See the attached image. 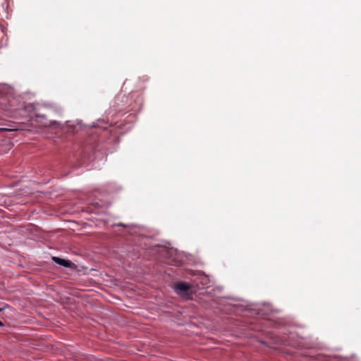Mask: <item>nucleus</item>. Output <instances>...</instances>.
Returning <instances> with one entry per match:
<instances>
[{
	"mask_svg": "<svg viewBox=\"0 0 361 361\" xmlns=\"http://www.w3.org/2000/svg\"><path fill=\"white\" fill-rule=\"evenodd\" d=\"M4 324L0 321V326H3Z\"/></svg>",
	"mask_w": 361,
	"mask_h": 361,
	"instance_id": "obj_4",
	"label": "nucleus"
},
{
	"mask_svg": "<svg viewBox=\"0 0 361 361\" xmlns=\"http://www.w3.org/2000/svg\"><path fill=\"white\" fill-rule=\"evenodd\" d=\"M191 286L186 282H178L174 285V290L178 295L186 296L189 295Z\"/></svg>",
	"mask_w": 361,
	"mask_h": 361,
	"instance_id": "obj_1",
	"label": "nucleus"
},
{
	"mask_svg": "<svg viewBox=\"0 0 361 361\" xmlns=\"http://www.w3.org/2000/svg\"><path fill=\"white\" fill-rule=\"evenodd\" d=\"M52 260L56 264L63 266L64 267H71L72 265V262L69 260H66L64 259L59 258L58 257H52Z\"/></svg>",
	"mask_w": 361,
	"mask_h": 361,
	"instance_id": "obj_3",
	"label": "nucleus"
},
{
	"mask_svg": "<svg viewBox=\"0 0 361 361\" xmlns=\"http://www.w3.org/2000/svg\"><path fill=\"white\" fill-rule=\"evenodd\" d=\"M8 18L9 12V0H0V16Z\"/></svg>",
	"mask_w": 361,
	"mask_h": 361,
	"instance_id": "obj_2",
	"label": "nucleus"
},
{
	"mask_svg": "<svg viewBox=\"0 0 361 361\" xmlns=\"http://www.w3.org/2000/svg\"><path fill=\"white\" fill-rule=\"evenodd\" d=\"M1 310H2V309H1V308H0V312H1Z\"/></svg>",
	"mask_w": 361,
	"mask_h": 361,
	"instance_id": "obj_5",
	"label": "nucleus"
}]
</instances>
